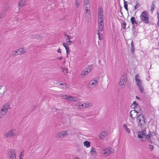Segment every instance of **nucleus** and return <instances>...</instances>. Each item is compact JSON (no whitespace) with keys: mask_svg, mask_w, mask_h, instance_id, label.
<instances>
[{"mask_svg":"<svg viewBox=\"0 0 159 159\" xmlns=\"http://www.w3.org/2000/svg\"><path fill=\"white\" fill-rule=\"evenodd\" d=\"M103 23L99 24V30L100 31H103Z\"/></svg>","mask_w":159,"mask_h":159,"instance_id":"25","label":"nucleus"},{"mask_svg":"<svg viewBox=\"0 0 159 159\" xmlns=\"http://www.w3.org/2000/svg\"><path fill=\"white\" fill-rule=\"evenodd\" d=\"M15 133L13 132V130L11 129L5 134V136L7 137H10L15 135Z\"/></svg>","mask_w":159,"mask_h":159,"instance_id":"8","label":"nucleus"},{"mask_svg":"<svg viewBox=\"0 0 159 159\" xmlns=\"http://www.w3.org/2000/svg\"><path fill=\"white\" fill-rule=\"evenodd\" d=\"M65 133L66 134H67V135H68L71 134V132L70 130H68L66 131H64Z\"/></svg>","mask_w":159,"mask_h":159,"instance_id":"39","label":"nucleus"},{"mask_svg":"<svg viewBox=\"0 0 159 159\" xmlns=\"http://www.w3.org/2000/svg\"><path fill=\"white\" fill-rule=\"evenodd\" d=\"M22 152L23 151L21 152L20 154L19 158L20 159H22L23 158L24 156L22 154Z\"/></svg>","mask_w":159,"mask_h":159,"instance_id":"47","label":"nucleus"},{"mask_svg":"<svg viewBox=\"0 0 159 159\" xmlns=\"http://www.w3.org/2000/svg\"><path fill=\"white\" fill-rule=\"evenodd\" d=\"M126 25V23L125 22H123L121 26H122V28L123 29H124L125 28Z\"/></svg>","mask_w":159,"mask_h":159,"instance_id":"40","label":"nucleus"},{"mask_svg":"<svg viewBox=\"0 0 159 159\" xmlns=\"http://www.w3.org/2000/svg\"><path fill=\"white\" fill-rule=\"evenodd\" d=\"M136 118L137 119V122L139 121V122H141V120H142V119H145L144 115L141 113L139 114L138 116H137Z\"/></svg>","mask_w":159,"mask_h":159,"instance_id":"7","label":"nucleus"},{"mask_svg":"<svg viewBox=\"0 0 159 159\" xmlns=\"http://www.w3.org/2000/svg\"><path fill=\"white\" fill-rule=\"evenodd\" d=\"M90 153L91 155L95 156L97 153L95 151V148L94 147H92L90 151Z\"/></svg>","mask_w":159,"mask_h":159,"instance_id":"20","label":"nucleus"},{"mask_svg":"<svg viewBox=\"0 0 159 159\" xmlns=\"http://www.w3.org/2000/svg\"><path fill=\"white\" fill-rule=\"evenodd\" d=\"M7 91V88L6 86L1 85L0 86V98L3 97V95Z\"/></svg>","mask_w":159,"mask_h":159,"instance_id":"5","label":"nucleus"},{"mask_svg":"<svg viewBox=\"0 0 159 159\" xmlns=\"http://www.w3.org/2000/svg\"><path fill=\"white\" fill-rule=\"evenodd\" d=\"M154 147L152 145L149 144V148L150 149V150L152 151Z\"/></svg>","mask_w":159,"mask_h":159,"instance_id":"46","label":"nucleus"},{"mask_svg":"<svg viewBox=\"0 0 159 159\" xmlns=\"http://www.w3.org/2000/svg\"><path fill=\"white\" fill-rule=\"evenodd\" d=\"M131 53L133 54L134 53L135 50V48L133 41L131 42Z\"/></svg>","mask_w":159,"mask_h":159,"instance_id":"17","label":"nucleus"},{"mask_svg":"<svg viewBox=\"0 0 159 159\" xmlns=\"http://www.w3.org/2000/svg\"><path fill=\"white\" fill-rule=\"evenodd\" d=\"M26 0H20L18 3V5L20 7H23L26 5Z\"/></svg>","mask_w":159,"mask_h":159,"instance_id":"12","label":"nucleus"},{"mask_svg":"<svg viewBox=\"0 0 159 159\" xmlns=\"http://www.w3.org/2000/svg\"><path fill=\"white\" fill-rule=\"evenodd\" d=\"M149 17L148 12L146 11L143 12L140 16L141 22L145 24L149 23Z\"/></svg>","mask_w":159,"mask_h":159,"instance_id":"2","label":"nucleus"},{"mask_svg":"<svg viewBox=\"0 0 159 159\" xmlns=\"http://www.w3.org/2000/svg\"><path fill=\"white\" fill-rule=\"evenodd\" d=\"M9 106V104H5L2 108H3V110L6 111V112H7V109Z\"/></svg>","mask_w":159,"mask_h":159,"instance_id":"22","label":"nucleus"},{"mask_svg":"<svg viewBox=\"0 0 159 159\" xmlns=\"http://www.w3.org/2000/svg\"><path fill=\"white\" fill-rule=\"evenodd\" d=\"M38 35H32L31 37V38L33 39H37V38Z\"/></svg>","mask_w":159,"mask_h":159,"instance_id":"48","label":"nucleus"},{"mask_svg":"<svg viewBox=\"0 0 159 159\" xmlns=\"http://www.w3.org/2000/svg\"><path fill=\"white\" fill-rule=\"evenodd\" d=\"M134 109V110H132V111H134V112H133V113H134V114H135V112H136V111H137V110H136V109Z\"/></svg>","mask_w":159,"mask_h":159,"instance_id":"58","label":"nucleus"},{"mask_svg":"<svg viewBox=\"0 0 159 159\" xmlns=\"http://www.w3.org/2000/svg\"><path fill=\"white\" fill-rule=\"evenodd\" d=\"M124 7L125 8L128 7L127 2L126 1L124 0Z\"/></svg>","mask_w":159,"mask_h":159,"instance_id":"45","label":"nucleus"},{"mask_svg":"<svg viewBox=\"0 0 159 159\" xmlns=\"http://www.w3.org/2000/svg\"><path fill=\"white\" fill-rule=\"evenodd\" d=\"M85 10L86 11V14L87 13V12H88V15H87V16L88 17V18H89L90 16V13L89 12H90V10L89 9L87 8L85 9Z\"/></svg>","mask_w":159,"mask_h":159,"instance_id":"34","label":"nucleus"},{"mask_svg":"<svg viewBox=\"0 0 159 159\" xmlns=\"http://www.w3.org/2000/svg\"><path fill=\"white\" fill-rule=\"evenodd\" d=\"M124 129H125V131L128 133H129L130 131L129 129L128 128L127 125L126 124H124L123 125Z\"/></svg>","mask_w":159,"mask_h":159,"instance_id":"24","label":"nucleus"},{"mask_svg":"<svg viewBox=\"0 0 159 159\" xmlns=\"http://www.w3.org/2000/svg\"><path fill=\"white\" fill-rule=\"evenodd\" d=\"M66 50V53L67 54H69L70 48L69 47L65 48Z\"/></svg>","mask_w":159,"mask_h":159,"instance_id":"49","label":"nucleus"},{"mask_svg":"<svg viewBox=\"0 0 159 159\" xmlns=\"http://www.w3.org/2000/svg\"><path fill=\"white\" fill-rule=\"evenodd\" d=\"M141 112L140 111H138V110H137V111L136 112H135V113H136V115H137L139 113H140V112Z\"/></svg>","mask_w":159,"mask_h":159,"instance_id":"59","label":"nucleus"},{"mask_svg":"<svg viewBox=\"0 0 159 159\" xmlns=\"http://www.w3.org/2000/svg\"><path fill=\"white\" fill-rule=\"evenodd\" d=\"M99 18L98 19V22L99 23V24L100 23H103V19L102 18V17H99Z\"/></svg>","mask_w":159,"mask_h":159,"instance_id":"31","label":"nucleus"},{"mask_svg":"<svg viewBox=\"0 0 159 159\" xmlns=\"http://www.w3.org/2000/svg\"><path fill=\"white\" fill-rule=\"evenodd\" d=\"M8 153L9 156L8 157L9 159H16L15 152L14 150L9 149Z\"/></svg>","mask_w":159,"mask_h":159,"instance_id":"4","label":"nucleus"},{"mask_svg":"<svg viewBox=\"0 0 159 159\" xmlns=\"http://www.w3.org/2000/svg\"><path fill=\"white\" fill-rule=\"evenodd\" d=\"M60 132H59L57 136V138L58 139L60 138H62L61 136V134H60Z\"/></svg>","mask_w":159,"mask_h":159,"instance_id":"53","label":"nucleus"},{"mask_svg":"<svg viewBox=\"0 0 159 159\" xmlns=\"http://www.w3.org/2000/svg\"><path fill=\"white\" fill-rule=\"evenodd\" d=\"M140 6L139 3L137 2L136 5L134 6V10H136Z\"/></svg>","mask_w":159,"mask_h":159,"instance_id":"43","label":"nucleus"},{"mask_svg":"<svg viewBox=\"0 0 159 159\" xmlns=\"http://www.w3.org/2000/svg\"><path fill=\"white\" fill-rule=\"evenodd\" d=\"M84 145L87 148H89L90 147V142L87 141H85L84 142Z\"/></svg>","mask_w":159,"mask_h":159,"instance_id":"21","label":"nucleus"},{"mask_svg":"<svg viewBox=\"0 0 159 159\" xmlns=\"http://www.w3.org/2000/svg\"><path fill=\"white\" fill-rule=\"evenodd\" d=\"M157 25L158 26H159V19H158V21L157 23Z\"/></svg>","mask_w":159,"mask_h":159,"instance_id":"64","label":"nucleus"},{"mask_svg":"<svg viewBox=\"0 0 159 159\" xmlns=\"http://www.w3.org/2000/svg\"><path fill=\"white\" fill-rule=\"evenodd\" d=\"M137 133L138 134V137L140 139L141 141H144L147 140L148 142L151 144L152 143V141L151 139L152 135L147 134L145 129L141 131H138Z\"/></svg>","mask_w":159,"mask_h":159,"instance_id":"1","label":"nucleus"},{"mask_svg":"<svg viewBox=\"0 0 159 159\" xmlns=\"http://www.w3.org/2000/svg\"><path fill=\"white\" fill-rule=\"evenodd\" d=\"M63 34H64V35L65 36H66L67 37H68V39H66V41L67 40H68V41H67V44L68 45H70V43H73V41L70 40V39L71 38V36L67 34L66 33H64Z\"/></svg>","mask_w":159,"mask_h":159,"instance_id":"11","label":"nucleus"},{"mask_svg":"<svg viewBox=\"0 0 159 159\" xmlns=\"http://www.w3.org/2000/svg\"><path fill=\"white\" fill-rule=\"evenodd\" d=\"M156 133L155 132H151L150 130L148 132V134H149L150 135H152V137L153 136H154L156 134Z\"/></svg>","mask_w":159,"mask_h":159,"instance_id":"29","label":"nucleus"},{"mask_svg":"<svg viewBox=\"0 0 159 159\" xmlns=\"http://www.w3.org/2000/svg\"><path fill=\"white\" fill-rule=\"evenodd\" d=\"M127 77L126 75H123L120 78L119 83V84L121 86L122 88H124L126 84Z\"/></svg>","mask_w":159,"mask_h":159,"instance_id":"3","label":"nucleus"},{"mask_svg":"<svg viewBox=\"0 0 159 159\" xmlns=\"http://www.w3.org/2000/svg\"><path fill=\"white\" fill-rule=\"evenodd\" d=\"M132 30V32H133V35L134 36H136L137 34V32L136 31L135 28L134 27V30L133 31V30Z\"/></svg>","mask_w":159,"mask_h":159,"instance_id":"41","label":"nucleus"},{"mask_svg":"<svg viewBox=\"0 0 159 159\" xmlns=\"http://www.w3.org/2000/svg\"><path fill=\"white\" fill-rule=\"evenodd\" d=\"M57 59L60 60H61L62 59V58L61 57H57Z\"/></svg>","mask_w":159,"mask_h":159,"instance_id":"60","label":"nucleus"},{"mask_svg":"<svg viewBox=\"0 0 159 159\" xmlns=\"http://www.w3.org/2000/svg\"><path fill=\"white\" fill-rule=\"evenodd\" d=\"M102 152L106 156H107L110 154L112 153V152L111 151L110 148H106L102 150Z\"/></svg>","mask_w":159,"mask_h":159,"instance_id":"9","label":"nucleus"},{"mask_svg":"<svg viewBox=\"0 0 159 159\" xmlns=\"http://www.w3.org/2000/svg\"><path fill=\"white\" fill-rule=\"evenodd\" d=\"M98 79L97 78H96V79H95L93 80V81L95 82V83H97L98 82Z\"/></svg>","mask_w":159,"mask_h":159,"instance_id":"55","label":"nucleus"},{"mask_svg":"<svg viewBox=\"0 0 159 159\" xmlns=\"http://www.w3.org/2000/svg\"><path fill=\"white\" fill-rule=\"evenodd\" d=\"M63 44V46L65 48H68V46L69 45H68L67 44V43H62Z\"/></svg>","mask_w":159,"mask_h":159,"instance_id":"52","label":"nucleus"},{"mask_svg":"<svg viewBox=\"0 0 159 159\" xmlns=\"http://www.w3.org/2000/svg\"><path fill=\"white\" fill-rule=\"evenodd\" d=\"M19 49V53L18 54H19V55H21L22 54H24L27 51L26 49L24 48H21Z\"/></svg>","mask_w":159,"mask_h":159,"instance_id":"15","label":"nucleus"},{"mask_svg":"<svg viewBox=\"0 0 159 159\" xmlns=\"http://www.w3.org/2000/svg\"><path fill=\"white\" fill-rule=\"evenodd\" d=\"M57 52L59 53H61V49L59 48L58 49H57Z\"/></svg>","mask_w":159,"mask_h":159,"instance_id":"56","label":"nucleus"},{"mask_svg":"<svg viewBox=\"0 0 159 159\" xmlns=\"http://www.w3.org/2000/svg\"><path fill=\"white\" fill-rule=\"evenodd\" d=\"M139 104L138 103H135V104H134V107H138V106H139Z\"/></svg>","mask_w":159,"mask_h":159,"instance_id":"57","label":"nucleus"},{"mask_svg":"<svg viewBox=\"0 0 159 159\" xmlns=\"http://www.w3.org/2000/svg\"><path fill=\"white\" fill-rule=\"evenodd\" d=\"M43 37V36L40 35H38L37 38V40H40Z\"/></svg>","mask_w":159,"mask_h":159,"instance_id":"50","label":"nucleus"},{"mask_svg":"<svg viewBox=\"0 0 159 159\" xmlns=\"http://www.w3.org/2000/svg\"><path fill=\"white\" fill-rule=\"evenodd\" d=\"M61 68L62 69V71L64 73H68V69L65 68H62V66L61 67Z\"/></svg>","mask_w":159,"mask_h":159,"instance_id":"32","label":"nucleus"},{"mask_svg":"<svg viewBox=\"0 0 159 159\" xmlns=\"http://www.w3.org/2000/svg\"><path fill=\"white\" fill-rule=\"evenodd\" d=\"M156 7V6L155 5V2L154 1H153L152 2L151 5V12H152L154 10V9Z\"/></svg>","mask_w":159,"mask_h":159,"instance_id":"23","label":"nucleus"},{"mask_svg":"<svg viewBox=\"0 0 159 159\" xmlns=\"http://www.w3.org/2000/svg\"><path fill=\"white\" fill-rule=\"evenodd\" d=\"M138 88L139 89V90L140 92L141 93H143V91H144V89L143 85H141L140 86H138Z\"/></svg>","mask_w":159,"mask_h":159,"instance_id":"30","label":"nucleus"},{"mask_svg":"<svg viewBox=\"0 0 159 159\" xmlns=\"http://www.w3.org/2000/svg\"><path fill=\"white\" fill-rule=\"evenodd\" d=\"M134 108L136 109V110H138V111H139L141 112V108L139 106H138V107H134Z\"/></svg>","mask_w":159,"mask_h":159,"instance_id":"42","label":"nucleus"},{"mask_svg":"<svg viewBox=\"0 0 159 159\" xmlns=\"http://www.w3.org/2000/svg\"><path fill=\"white\" fill-rule=\"evenodd\" d=\"M75 98L72 97L70 96H68V95H65L64 99H67L69 101H73Z\"/></svg>","mask_w":159,"mask_h":159,"instance_id":"19","label":"nucleus"},{"mask_svg":"<svg viewBox=\"0 0 159 159\" xmlns=\"http://www.w3.org/2000/svg\"><path fill=\"white\" fill-rule=\"evenodd\" d=\"M98 16L99 17H103V10L102 9L101 7H99L98 10Z\"/></svg>","mask_w":159,"mask_h":159,"instance_id":"16","label":"nucleus"},{"mask_svg":"<svg viewBox=\"0 0 159 159\" xmlns=\"http://www.w3.org/2000/svg\"><path fill=\"white\" fill-rule=\"evenodd\" d=\"M135 25H136L135 26H137L138 25V22H137V21H136V22H135V23H134V25H135Z\"/></svg>","mask_w":159,"mask_h":159,"instance_id":"62","label":"nucleus"},{"mask_svg":"<svg viewBox=\"0 0 159 159\" xmlns=\"http://www.w3.org/2000/svg\"><path fill=\"white\" fill-rule=\"evenodd\" d=\"M135 81L136 82V84L138 86H140L141 85H143L142 84V80L140 79L139 78H135Z\"/></svg>","mask_w":159,"mask_h":159,"instance_id":"14","label":"nucleus"},{"mask_svg":"<svg viewBox=\"0 0 159 159\" xmlns=\"http://www.w3.org/2000/svg\"><path fill=\"white\" fill-rule=\"evenodd\" d=\"M139 77V75H138V74H137V75H135V78H137L138 77Z\"/></svg>","mask_w":159,"mask_h":159,"instance_id":"63","label":"nucleus"},{"mask_svg":"<svg viewBox=\"0 0 159 159\" xmlns=\"http://www.w3.org/2000/svg\"><path fill=\"white\" fill-rule=\"evenodd\" d=\"M97 34L98 35V38L100 40H102L103 39V36L102 34H101L100 33V32L98 30V32L97 33Z\"/></svg>","mask_w":159,"mask_h":159,"instance_id":"35","label":"nucleus"},{"mask_svg":"<svg viewBox=\"0 0 159 159\" xmlns=\"http://www.w3.org/2000/svg\"><path fill=\"white\" fill-rule=\"evenodd\" d=\"M6 14V11H3L1 14V19H3L5 17Z\"/></svg>","mask_w":159,"mask_h":159,"instance_id":"26","label":"nucleus"},{"mask_svg":"<svg viewBox=\"0 0 159 159\" xmlns=\"http://www.w3.org/2000/svg\"><path fill=\"white\" fill-rule=\"evenodd\" d=\"M133 112H134V111H130L129 112V115H130V114H133Z\"/></svg>","mask_w":159,"mask_h":159,"instance_id":"61","label":"nucleus"},{"mask_svg":"<svg viewBox=\"0 0 159 159\" xmlns=\"http://www.w3.org/2000/svg\"><path fill=\"white\" fill-rule=\"evenodd\" d=\"M89 72H89V70H87L86 68H85L84 70V72H83V73H81V75H83V76H84Z\"/></svg>","mask_w":159,"mask_h":159,"instance_id":"27","label":"nucleus"},{"mask_svg":"<svg viewBox=\"0 0 159 159\" xmlns=\"http://www.w3.org/2000/svg\"><path fill=\"white\" fill-rule=\"evenodd\" d=\"M61 133H60V134H61V136L62 137H63L64 136H67V134L65 133L64 131H62V132H60Z\"/></svg>","mask_w":159,"mask_h":159,"instance_id":"37","label":"nucleus"},{"mask_svg":"<svg viewBox=\"0 0 159 159\" xmlns=\"http://www.w3.org/2000/svg\"><path fill=\"white\" fill-rule=\"evenodd\" d=\"M93 67V65L91 64L90 65L88 66L86 69L89 70V72H90L92 70Z\"/></svg>","mask_w":159,"mask_h":159,"instance_id":"28","label":"nucleus"},{"mask_svg":"<svg viewBox=\"0 0 159 159\" xmlns=\"http://www.w3.org/2000/svg\"><path fill=\"white\" fill-rule=\"evenodd\" d=\"M7 112H6V111H4L3 108H2L0 110V118H2L6 114Z\"/></svg>","mask_w":159,"mask_h":159,"instance_id":"18","label":"nucleus"},{"mask_svg":"<svg viewBox=\"0 0 159 159\" xmlns=\"http://www.w3.org/2000/svg\"><path fill=\"white\" fill-rule=\"evenodd\" d=\"M137 122L138 123V127H140L143 130L144 129L146 130L145 127H144V129H143V127L145 125V119H142L141 122H139V121Z\"/></svg>","mask_w":159,"mask_h":159,"instance_id":"6","label":"nucleus"},{"mask_svg":"<svg viewBox=\"0 0 159 159\" xmlns=\"http://www.w3.org/2000/svg\"><path fill=\"white\" fill-rule=\"evenodd\" d=\"M80 1L75 0V4L76 8H78L80 7Z\"/></svg>","mask_w":159,"mask_h":159,"instance_id":"36","label":"nucleus"},{"mask_svg":"<svg viewBox=\"0 0 159 159\" xmlns=\"http://www.w3.org/2000/svg\"><path fill=\"white\" fill-rule=\"evenodd\" d=\"M107 134V131H103L101 133L100 135V139H104Z\"/></svg>","mask_w":159,"mask_h":159,"instance_id":"13","label":"nucleus"},{"mask_svg":"<svg viewBox=\"0 0 159 159\" xmlns=\"http://www.w3.org/2000/svg\"><path fill=\"white\" fill-rule=\"evenodd\" d=\"M19 52V49H17L15 51H13L12 54L14 56L18 55H19V54H18L19 53H18Z\"/></svg>","mask_w":159,"mask_h":159,"instance_id":"33","label":"nucleus"},{"mask_svg":"<svg viewBox=\"0 0 159 159\" xmlns=\"http://www.w3.org/2000/svg\"><path fill=\"white\" fill-rule=\"evenodd\" d=\"M133 114H130V115H129V116L131 117V118H133V119H134L135 118H136V117L137 116V115H134V117L133 116Z\"/></svg>","mask_w":159,"mask_h":159,"instance_id":"51","label":"nucleus"},{"mask_svg":"<svg viewBox=\"0 0 159 159\" xmlns=\"http://www.w3.org/2000/svg\"><path fill=\"white\" fill-rule=\"evenodd\" d=\"M9 8V6L8 5H6L5 6L3 7L4 10L6 11Z\"/></svg>","mask_w":159,"mask_h":159,"instance_id":"38","label":"nucleus"},{"mask_svg":"<svg viewBox=\"0 0 159 159\" xmlns=\"http://www.w3.org/2000/svg\"><path fill=\"white\" fill-rule=\"evenodd\" d=\"M65 86L62 87L63 88H69V85L68 84H66L65 83L64 84Z\"/></svg>","mask_w":159,"mask_h":159,"instance_id":"54","label":"nucleus"},{"mask_svg":"<svg viewBox=\"0 0 159 159\" xmlns=\"http://www.w3.org/2000/svg\"><path fill=\"white\" fill-rule=\"evenodd\" d=\"M130 20L132 24V30H133V31L134 30L135 26L134 25V23H135L136 21L135 18L134 17H132L130 19Z\"/></svg>","mask_w":159,"mask_h":159,"instance_id":"10","label":"nucleus"},{"mask_svg":"<svg viewBox=\"0 0 159 159\" xmlns=\"http://www.w3.org/2000/svg\"><path fill=\"white\" fill-rule=\"evenodd\" d=\"M89 0H84V5H87L89 4Z\"/></svg>","mask_w":159,"mask_h":159,"instance_id":"44","label":"nucleus"}]
</instances>
